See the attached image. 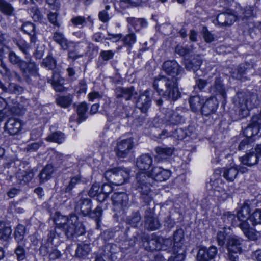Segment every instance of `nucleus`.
Listing matches in <instances>:
<instances>
[{"instance_id":"1","label":"nucleus","mask_w":261,"mask_h":261,"mask_svg":"<svg viewBox=\"0 0 261 261\" xmlns=\"http://www.w3.org/2000/svg\"><path fill=\"white\" fill-rule=\"evenodd\" d=\"M162 68L167 74L172 77L162 76L155 79L153 86L160 95L168 100L175 101L180 97L178 81L184 73V70L174 60L165 61Z\"/></svg>"},{"instance_id":"2","label":"nucleus","mask_w":261,"mask_h":261,"mask_svg":"<svg viewBox=\"0 0 261 261\" xmlns=\"http://www.w3.org/2000/svg\"><path fill=\"white\" fill-rule=\"evenodd\" d=\"M171 175L169 170L161 167H153L150 172H139L136 174L134 188L140 193V199L146 205H149L153 199L152 192L150 186L154 180L159 181H166Z\"/></svg>"},{"instance_id":"3","label":"nucleus","mask_w":261,"mask_h":261,"mask_svg":"<svg viewBox=\"0 0 261 261\" xmlns=\"http://www.w3.org/2000/svg\"><path fill=\"white\" fill-rule=\"evenodd\" d=\"M8 53L10 63L18 68L24 76L30 78L39 76V68L31 57L28 58L26 56L27 61H25L13 51L9 50Z\"/></svg>"},{"instance_id":"4","label":"nucleus","mask_w":261,"mask_h":261,"mask_svg":"<svg viewBox=\"0 0 261 261\" xmlns=\"http://www.w3.org/2000/svg\"><path fill=\"white\" fill-rule=\"evenodd\" d=\"M92 201L88 198L77 197L75 201V211L83 216H89L94 219L96 223L97 228L100 226V222L102 215V206L98 205L96 208L91 211Z\"/></svg>"},{"instance_id":"5","label":"nucleus","mask_w":261,"mask_h":261,"mask_svg":"<svg viewBox=\"0 0 261 261\" xmlns=\"http://www.w3.org/2000/svg\"><path fill=\"white\" fill-rule=\"evenodd\" d=\"M184 233L181 229L174 232L173 239L172 251L174 256H171L168 261H184L185 257V250L183 248Z\"/></svg>"},{"instance_id":"6","label":"nucleus","mask_w":261,"mask_h":261,"mask_svg":"<svg viewBox=\"0 0 261 261\" xmlns=\"http://www.w3.org/2000/svg\"><path fill=\"white\" fill-rule=\"evenodd\" d=\"M130 170L126 168L117 167L107 171L105 173L106 179L115 185H121L129 178Z\"/></svg>"},{"instance_id":"7","label":"nucleus","mask_w":261,"mask_h":261,"mask_svg":"<svg viewBox=\"0 0 261 261\" xmlns=\"http://www.w3.org/2000/svg\"><path fill=\"white\" fill-rule=\"evenodd\" d=\"M77 220L78 218L74 214L70 215L69 217L62 216L56 220V225L59 226L61 230H63L68 238H70L75 233Z\"/></svg>"},{"instance_id":"8","label":"nucleus","mask_w":261,"mask_h":261,"mask_svg":"<svg viewBox=\"0 0 261 261\" xmlns=\"http://www.w3.org/2000/svg\"><path fill=\"white\" fill-rule=\"evenodd\" d=\"M113 210L117 212L124 211L128 205L129 198L124 192L115 193L112 196Z\"/></svg>"},{"instance_id":"9","label":"nucleus","mask_w":261,"mask_h":261,"mask_svg":"<svg viewBox=\"0 0 261 261\" xmlns=\"http://www.w3.org/2000/svg\"><path fill=\"white\" fill-rule=\"evenodd\" d=\"M163 121L167 125H177L183 123L184 119L177 110L167 109L165 111Z\"/></svg>"},{"instance_id":"10","label":"nucleus","mask_w":261,"mask_h":261,"mask_svg":"<svg viewBox=\"0 0 261 261\" xmlns=\"http://www.w3.org/2000/svg\"><path fill=\"white\" fill-rule=\"evenodd\" d=\"M261 125V116L255 115L252 117L248 126L243 130L244 135L248 138L256 135Z\"/></svg>"},{"instance_id":"11","label":"nucleus","mask_w":261,"mask_h":261,"mask_svg":"<svg viewBox=\"0 0 261 261\" xmlns=\"http://www.w3.org/2000/svg\"><path fill=\"white\" fill-rule=\"evenodd\" d=\"M144 210L145 227L149 230H155L159 229L160 227V223L158 219L154 217L153 209L147 206Z\"/></svg>"},{"instance_id":"12","label":"nucleus","mask_w":261,"mask_h":261,"mask_svg":"<svg viewBox=\"0 0 261 261\" xmlns=\"http://www.w3.org/2000/svg\"><path fill=\"white\" fill-rule=\"evenodd\" d=\"M243 239L236 236L231 235L227 239L226 247L228 252L234 254H240L242 252Z\"/></svg>"},{"instance_id":"13","label":"nucleus","mask_w":261,"mask_h":261,"mask_svg":"<svg viewBox=\"0 0 261 261\" xmlns=\"http://www.w3.org/2000/svg\"><path fill=\"white\" fill-rule=\"evenodd\" d=\"M12 105L9 101H6L3 98L0 97V114L3 115V119L5 116H8L11 114L18 115L19 110L18 109V103L12 102Z\"/></svg>"},{"instance_id":"14","label":"nucleus","mask_w":261,"mask_h":261,"mask_svg":"<svg viewBox=\"0 0 261 261\" xmlns=\"http://www.w3.org/2000/svg\"><path fill=\"white\" fill-rule=\"evenodd\" d=\"M151 93L148 90H145L141 93L136 101V106L142 112L146 113L151 106Z\"/></svg>"},{"instance_id":"15","label":"nucleus","mask_w":261,"mask_h":261,"mask_svg":"<svg viewBox=\"0 0 261 261\" xmlns=\"http://www.w3.org/2000/svg\"><path fill=\"white\" fill-rule=\"evenodd\" d=\"M260 105V101L258 99V96L256 93H252L249 95L246 98L244 106L242 105L240 110L241 111L242 117L247 116L249 114V111L253 108Z\"/></svg>"},{"instance_id":"16","label":"nucleus","mask_w":261,"mask_h":261,"mask_svg":"<svg viewBox=\"0 0 261 261\" xmlns=\"http://www.w3.org/2000/svg\"><path fill=\"white\" fill-rule=\"evenodd\" d=\"M133 144V139L130 138L118 142L116 150L117 155L119 158H125L132 149Z\"/></svg>"},{"instance_id":"17","label":"nucleus","mask_w":261,"mask_h":261,"mask_svg":"<svg viewBox=\"0 0 261 261\" xmlns=\"http://www.w3.org/2000/svg\"><path fill=\"white\" fill-rule=\"evenodd\" d=\"M209 92L219 97L225 101L226 98V89L220 77H217L213 85L208 89Z\"/></svg>"},{"instance_id":"18","label":"nucleus","mask_w":261,"mask_h":261,"mask_svg":"<svg viewBox=\"0 0 261 261\" xmlns=\"http://www.w3.org/2000/svg\"><path fill=\"white\" fill-rule=\"evenodd\" d=\"M217 253L216 247L212 246L209 248L202 247L197 253V261H208L215 257Z\"/></svg>"},{"instance_id":"19","label":"nucleus","mask_w":261,"mask_h":261,"mask_svg":"<svg viewBox=\"0 0 261 261\" xmlns=\"http://www.w3.org/2000/svg\"><path fill=\"white\" fill-rule=\"evenodd\" d=\"M6 130L11 135L17 134L21 129V121L16 118H9L5 125Z\"/></svg>"},{"instance_id":"20","label":"nucleus","mask_w":261,"mask_h":261,"mask_svg":"<svg viewBox=\"0 0 261 261\" xmlns=\"http://www.w3.org/2000/svg\"><path fill=\"white\" fill-rule=\"evenodd\" d=\"M237 17L230 12L219 14L216 21L220 27L231 25L236 20Z\"/></svg>"},{"instance_id":"21","label":"nucleus","mask_w":261,"mask_h":261,"mask_svg":"<svg viewBox=\"0 0 261 261\" xmlns=\"http://www.w3.org/2000/svg\"><path fill=\"white\" fill-rule=\"evenodd\" d=\"M152 162V158L150 154H143L137 159L136 165L139 170L146 171L149 169Z\"/></svg>"},{"instance_id":"22","label":"nucleus","mask_w":261,"mask_h":261,"mask_svg":"<svg viewBox=\"0 0 261 261\" xmlns=\"http://www.w3.org/2000/svg\"><path fill=\"white\" fill-rule=\"evenodd\" d=\"M115 94L117 98H123L125 100H129L132 97L136 94L133 86L130 87H118L115 89Z\"/></svg>"},{"instance_id":"23","label":"nucleus","mask_w":261,"mask_h":261,"mask_svg":"<svg viewBox=\"0 0 261 261\" xmlns=\"http://www.w3.org/2000/svg\"><path fill=\"white\" fill-rule=\"evenodd\" d=\"M253 65L248 63L239 65L232 72V76L237 80H241L244 75L246 74L250 70H252Z\"/></svg>"},{"instance_id":"24","label":"nucleus","mask_w":261,"mask_h":261,"mask_svg":"<svg viewBox=\"0 0 261 261\" xmlns=\"http://www.w3.org/2000/svg\"><path fill=\"white\" fill-rule=\"evenodd\" d=\"M218 106V103L216 98L211 97L203 104L201 113L203 115H208L216 111Z\"/></svg>"},{"instance_id":"25","label":"nucleus","mask_w":261,"mask_h":261,"mask_svg":"<svg viewBox=\"0 0 261 261\" xmlns=\"http://www.w3.org/2000/svg\"><path fill=\"white\" fill-rule=\"evenodd\" d=\"M155 151L156 154L154 156L155 161L160 162L170 156L173 152V149L172 147L159 146L155 148Z\"/></svg>"},{"instance_id":"26","label":"nucleus","mask_w":261,"mask_h":261,"mask_svg":"<svg viewBox=\"0 0 261 261\" xmlns=\"http://www.w3.org/2000/svg\"><path fill=\"white\" fill-rule=\"evenodd\" d=\"M54 172V167L51 164L46 165L38 175L40 182L43 183L49 180Z\"/></svg>"},{"instance_id":"27","label":"nucleus","mask_w":261,"mask_h":261,"mask_svg":"<svg viewBox=\"0 0 261 261\" xmlns=\"http://www.w3.org/2000/svg\"><path fill=\"white\" fill-rule=\"evenodd\" d=\"M202 63V58L197 55L194 56L189 60H187L185 62V68L187 70L193 71L197 70Z\"/></svg>"},{"instance_id":"28","label":"nucleus","mask_w":261,"mask_h":261,"mask_svg":"<svg viewBox=\"0 0 261 261\" xmlns=\"http://www.w3.org/2000/svg\"><path fill=\"white\" fill-rule=\"evenodd\" d=\"M142 217L140 212H133L126 219V223L133 227H137L142 224Z\"/></svg>"},{"instance_id":"29","label":"nucleus","mask_w":261,"mask_h":261,"mask_svg":"<svg viewBox=\"0 0 261 261\" xmlns=\"http://www.w3.org/2000/svg\"><path fill=\"white\" fill-rule=\"evenodd\" d=\"M0 12L7 16H12L14 15L15 9L7 1L0 0Z\"/></svg>"},{"instance_id":"30","label":"nucleus","mask_w":261,"mask_h":261,"mask_svg":"<svg viewBox=\"0 0 261 261\" xmlns=\"http://www.w3.org/2000/svg\"><path fill=\"white\" fill-rule=\"evenodd\" d=\"M189 102L192 111L195 112L202 110L203 99L198 95L193 96L190 97Z\"/></svg>"},{"instance_id":"31","label":"nucleus","mask_w":261,"mask_h":261,"mask_svg":"<svg viewBox=\"0 0 261 261\" xmlns=\"http://www.w3.org/2000/svg\"><path fill=\"white\" fill-rule=\"evenodd\" d=\"M127 21L136 31H139L142 28L146 27L147 25V21L143 18L128 17Z\"/></svg>"},{"instance_id":"32","label":"nucleus","mask_w":261,"mask_h":261,"mask_svg":"<svg viewBox=\"0 0 261 261\" xmlns=\"http://www.w3.org/2000/svg\"><path fill=\"white\" fill-rule=\"evenodd\" d=\"M53 39L54 41L60 45L63 49L66 50L68 48L69 43L62 33L60 32H55Z\"/></svg>"},{"instance_id":"33","label":"nucleus","mask_w":261,"mask_h":261,"mask_svg":"<svg viewBox=\"0 0 261 261\" xmlns=\"http://www.w3.org/2000/svg\"><path fill=\"white\" fill-rule=\"evenodd\" d=\"M210 184L212 187V189H213L215 191V194L217 196L219 197L220 196V195L217 194L216 192H218L222 194H225L224 182L221 179H216L214 180H211Z\"/></svg>"},{"instance_id":"34","label":"nucleus","mask_w":261,"mask_h":261,"mask_svg":"<svg viewBox=\"0 0 261 261\" xmlns=\"http://www.w3.org/2000/svg\"><path fill=\"white\" fill-rule=\"evenodd\" d=\"M91 248L88 244H79L75 251V255L79 258H84L87 256L90 251Z\"/></svg>"},{"instance_id":"35","label":"nucleus","mask_w":261,"mask_h":261,"mask_svg":"<svg viewBox=\"0 0 261 261\" xmlns=\"http://www.w3.org/2000/svg\"><path fill=\"white\" fill-rule=\"evenodd\" d=\"M223 177L229 182H231L236 178L238 170L234 167L223 169Z\"/></svg>"},{"instance_id":"36","label":"nucleus","mask_w":261,"mask_h":261,"mask_svg":"<svg viewBox=\"0 0 261 261\" xmlns=\"http://www.w3.org/2000/svg\"><path fill=\"white\" fill-rule=\"evenodd\" d=\"M82 176L80 175H77L71 177L69 184L65 188V192L72 194V191L76 185L82 182Z\"/></svg>"},{"instance_id":"37","label":"nucleus","mask_w":261,"mask_h":261,"mask_svg":"<svg viewBox=\"0 0 261 261\" xmlns=\"http://www.w3.org/2000/svg\"><path fill=\"white\" fill-rule=\"evenodd\" d=\"M73 96L72 94L59 96L56 98V102L60 107L66 108L71 105L73 100Z\"/></svg>"},{"instance_id":"38","label":"nucleus","mask_w":261,"mask_h":261,"mask_svg":"<svg viewBox=\"0 0 261 261\" xmlns=\"http://www.w3.org/2000/svg\"><path fill=\"white\" fill-rule=\"evenodd\" d=\"M41 65L48 70H54L56 67L57 61L51 54H48L45 58L43 59Z\"/></svg>"},{"instance_id":"39","label":"nucleus","mask_w":261,"mask_h":261,"mask_svg":"<svg viewBox=\"0 0 261 261\" xmlns=\"http://www.w3.org/2000/svg\"><path fill=\"white\" fill-rule=\"evenodd\" d=\"M88 110V107L86 102L81 103L77 108V113L78 115L77 122L79 123L84 121L87 118L86 112Z\"/></svg>"},{"instance_id":"40","label":"nucleus","mask_w":261,"mask_h":261,"mask_svg":"<svg viewBox=\"0 0 261 261\" xmlns=\"http://www.w3.org/2000/svg\"><path fill=\"white\" fill-rule=\"evenodd\" d=\"M64 134L61 132L57 131L48 135L46 138V140L61 144L64 141Z\"/></svg>"},{"instance_id":"41","label":"nucleus","mask_w":261,"mask_h":261,"mask_svg":"<svg viewBox=\"0 0 261 261\" xmlns=\"http://www.w3.org/2000/svg\"><path fill=\"white\" fill-rule=\"evenodd\" d=\"M25 233V228L24 226L21 224L18 225L15 231V239L18 243H24L23 238Z\"/></svg>"},{"instance_id":"42","label":"nucleus","mask_w":261,"mask_h":261,"mask_svg":"<svg viewBox=\"0 0 261 261\" xmlns=\"http://www.w3.org/2000/svg\"><path fill=\"white\" fill-rule=\"evenodd\" d=\"M12 229L9 226H6L5 223L0 222V239L7 240L9 238Z\"/></svg>"},{"instance_id":"43","label":"nucleus","mask_w":261,"mask_h":261,"mask_svg":"<svg viewBox=\"0 0 261 261\" xmlns=\"http://www.w3.org/2000/svg\"><path fill=\"white\" fill-rule=\"evenodd\" d=\"M253 8L252 7H246L243 9H241L238 14V18L242 20L247 19L253 16Z\"/></svg>"},{"instance_id":"44","label":"nucleus","mask_w":261,"mask_h":261,"mask_svg":"<svg viewBox=\"0 0 261 261\" xmlns=\"http://www.w3.org/2000/svg\"><path fill=\"white\" fill-rule=\"evenodd\" d=\"M15 43L19 50L27 56L29 55V50L30 49V45L24 40H16Z\"/></svg>"},{"instance_id":"45","label":"nucleus","mask_w":261,"mask_h":261,"mask_svg":"<svg viewBox=\"0 0 261 261\" xmlns=\"http://www.w3.org/2000/svg\"><path fill=\"white\" fill-rule=\"evenodd\" d=\"M161 237L154 236L149 239L148 243L151 250H161Z\"/></svg>"},{"instance_id":"46","label":"nucleus","mask_w":261,"mask_h":261,"mask_svg":"<svg viewBox=\"0 0 261 261\" xmlns=\"http://www.w3.org/2000/svg\"><path fill=\"white\" fill-rule=\"evenodd\" d=\"M18 245L15 250V253L17 256V260L19 261L24 260L26 257L25 251L24 247V243H18Z\"/></svg>"},{"instance_id":"47","label":"nucleus","mask_w":261,"mask_h":261,"mask_svg":"<svg viewBox=\"0 0 261 261\" xmlns=\"http://www.w3.org/2000/svg\"><path fill=\"white\" fill-rule=\"evenodd\" d=\"M123 41L125 45L128 46V51L129 53L131 47L136 41V36L133 33H129L123 38Z\"/></svg>"},{"instance_id":"48","label":"nucleus","mask_w":261,"mask_h":261,"mask_svg":"<svg viewBox=\"0 0 261 261\" xmlns=\"http://www.w3.org/2000/svg\"><path fill=\"white\" fill-rule=\"evenodd\" d=\"M250 213V208L248 205L243 206L237 213V218L240 221L246 220Z\"/></svg>"},{"instance_id":"49","label":"nucleus","mask_w":261,"mask_h":261,"mask_svg":"<svg viewBox=\"0 0 261 261\" xmlns=\"http://www.w3.org/2000/svg\"><path fill=\"white\" fill-rule=\"evenodd\" d=\"M249 219L250 221L252 222L253 225L261 224V210H256V211L250 216Z\"/></svg>"},{"instance_id":"50","label":"nucleus","mask_w":261,"mask_h":261,"mask_svg":"<svg viewBox=\"0 0 261 261\" xmlns=\"http://www.w3.org/2000/svg\"><path fill=\"white\" fill-rule=\"evenodd\" d=\"M208 82L206 80L202 79H198L195 81V85L194 86L195 90L197 92H205V88Z\"/></svg>"},{"instance_id":"51","label":"nucleus","mask_w":261,"mask_h":261,"mask_svg":"<svg viewBox=\"0 0 261 261\" xmlns=\"http://www.w3.org/2000/svg\"><path fill=\"white\" fill-rule=\"evenodd\" d=\"M161 250H167L168 249H172L173 246V240L171 238H163L161 237Z\"/></svg>"},{"instance_id":"52","label":"nucleus","mask_w":261,"mask_h":261,"mask_svg":"<svg viewBox=\"0 0 261 261\" xmlns=\"http://www.w3.org/2000/svg\"><path fill=\"white\" fill-rule=\"evenodd\" d=\"M110 8L109 5H106L105 10L99 12L98 18L99 20L103 23L107 22L111 18L108 13V11L110 9Z\"/></svg>"},{"instance_id":"53","label":"nucleus","mask_w":261,"mask_h":261,"mask_svg":"<svg viewBox=\"0 0 261 261\" xmlns=\"http://www.w3.org/2000/svg\"><path fill=\"white\" fill-rule=\"evenodd\" d=\"M35 27L34 24L30 22H24L21 26V30L24 33L29 35L35 32Z\"/></svg>"},{"instance_id":"54","label":"nucleus","mask_w":261,"mask_h":261,"mask_svg":"<svg viewBox=\"0 0 261 261\" xmlns=\"http://www.w3.org/2000/svg\"><path fill=\"white\" fill-rule=\"evenodd\" d=\"M30 10L31 17L35 21H39L42 19L43 16L37 7H32Z\"/></svg>"},{"instance_id":"55","label":"nucleus","mask_w":261,"mask_h":261,"mask_svg":"<svg viewBox=\"0 0 261 261\" xmlns=\"http://www.w3.org/2000/svg\"><path fill=\"white\" fill-rule=\"evenodd\" d=\"M3 54H0V73L3 75L10 76V70L3 61Z\"/></svg>"},{"instance_id":"56","label":"nucleus","mask_w":261,"mask_h":261,"mask_svg":"<svg viewBox=\"0 0 261 261\" xmlns=\"http://www.w3.org/2000/svg\"><path fill=\"white\" fill-rule=\"evenodd\" d=\"M226 236L227 234L224 230L218 232L216 240L219 246H223L225 244Z\"/></svg>"},{"instance_id":"57","label":"nucleus","mask_w":261,"mask_h":261,"mask_svg":"<svg viewBox=\"0 0 261 261\" xmlns=\"http://www.w3.org/2000/svg\"><path fill=\"white\" fill-rule=\"evenodd\" d=\"M202 33L205 41L207 43L212 42L214 40V35L207 30V27H203L202 28Z\"/></svg>"},{"instance_id":"58","label":"nucleus","mask_w":261,"mask_h":261,"mask_svg":"<svg viewBox=\"0 0 261 261\" xmlns=\"http://www.w3.org/2000/svg\"><path fill=\"white\" fill-rule=\"evenodd\" d=\"M61 234V229L59 225H56V227L50 230L48 234V241L51 242L56 237H59Z\"/></svg>"},{"instance_id":"59","label":"nucleus","mask_w":261,"mask_h":261,"mask_svg":"<svg viewBox=\"0 0 261 261\" xmlns=\"http://www.w3.org/2000/svg\"><path fill=\"white\" fill-rule=\"evenodd\" d=\"M58 14L56 12H50L47 16L49 21L55 27H60V22L58 20Z\"/></svg>"},{"instance_id":"60","label":"nucleus","mask_w":261,"mask_h":261,"mask_svg":"<svg viewBox=\"0 0 261 261\" xmlns=\"http://www.w3.org/2000/svg\"><path fill=\"white\" fill-rule=\"evenodd\" d=\"M64 82V79L62 78L59 73L56 70H53V75L50 79H48V82L51 83V85L55 83H59Z\"/></svg>"},{"instance_id":"61","label":"nucleus","mask_w":261,"mask_h":261,"mask_svg":"<svg viewBox=\"0 0 261 261\" xmlns=\"http://www.w3.org/2000/svg\"><path fill=\"white\" fill-rule=\"evenodd\" d=\"M100 190L99 184L97 182L94 183L89 190L88 195L91 197H95L99 192Z\"/></svg>"},{"instance_id":"62","label":"nucleus","mask_w":261,"mask_h":261,"mask_svg":"<svg viewBox=\"0 0 261 261\" xmlns=\"http://www.w3.org/2000/svg\"><path fill=\"white\" fill-rule=\"evenodd\" d=\"M43 142H34L27 145L25 149L28 152L36 151L42 145Z\"/></svg>"},{"instance_id":"63","label":"nucleus","mask_w":261,"mask_h":261,"mask_svg":"<svg viewBox=\"0 0 261 261\" xmlns=\"http://www.w3.org/2000/svg\"><path fill=\"white\" fill-rule=\"evenodd\" d=\"M258 232H256L255 230L250 228L246 232H245V236L251 240H256L258 238Z\"/></svg>"},{"instance_id":"64","label":"nucleus","mask_w":261,"mask_h":261,"mask_svg":"<svg viewBox=\"0 0 261 261\" xmlns=\"http://www.w3.org/2000/svg\"><path fill=\"white\" fill-rule=\"evenodd\" d=\"M61 256V252L56 248H51L49 254L50 260H55Z\"/></svg>"}]
</instances>
